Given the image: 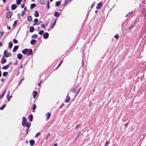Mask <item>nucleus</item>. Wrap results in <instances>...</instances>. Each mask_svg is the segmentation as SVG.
Segmentation results:
<instances>
[{
  "mask_svg": "<svg viewBox=\"0 0 146 146\" xmlns=\"http://www.w3.org/2000/svg\"><path fill=\"white\" fill-rule=\"evenodd\" d=\"M50 133H48L46 137L45 138V139L47 140L48 138L50 136Z\"/></svg>",
  "mask_w": 146,
  "mask_h": 146,
  "instance_id": "nucleus-38",
  "label": "nucleus"
},
{
  "mask_svg": "<svg viewBox=\"0 0 146 146\" xmlns=\"http://www.w3.org/2000/svg\"><path fill=\"white\" fill-rule=\"evenodd\" d=\"M29 129H26V135H27L28 133V132H29Z\"/></svg>",
  "mask_w": 146,
  "mask_h": 146,
  "instance_id": "nucleus-54",
  "label": "nucleus"
},
{
  "mask_svg": "<svg viewBox=\"0 0 146 146\" xmlns=\"http://www.w3.org/2000/svg\"><path fill=\"white\" fill-rule=\"evenodd\" d=\"M56 20H55L54 21L52 24L51 25V29H52L54 27L55 25L56 24Z\"/></svg>",
  "mask_w": 146,
  "mask_h": 146,
  "instance_id": "nucleus-16",
  "label": "nucleus"
},
{
  "mask_svg": "<svg viewBox=\"0 0 146 146\" xmlns=\"http://www.w3.org/2000/svg\"><path fill=\"white\" fill-rule=\"evenodd\" d=\"M27 7H25L24 8V11H26V10H27Z\"/></svg>",
  "mask_w": 146,
  "mask_h": 146,
  "instance_id": "nucleus-60",
  "label": "nucleus"
},
{
  "mask_svg": "<svg viewBox=\"0 0 146 146\" xmlns=\"http://www.w3.org/2000/svg\"><path fill=\"white\" fill-rule=\"evenodd\" d=\"M73 0H65L64 2V4L62 5L64 7H65L66 5L68 3H70Z\"/></svg>",
  "mask_w": 146,
  "mask_h": 146,
  "instance_id": "nucleus-4",
  "label": "nucleus"
},
{
  "mask_svg": "<svg viewBox=\"0 0 146 146\" xmlns=\"http://www.w3.org/2000/svg\"><path fill=\"white\" fill-rule=\"evenodd\" d=\"M7 98L8 101L9 102L10 101V99L9 98Z\"/></svg>",
  "mask_w": 146,
  "mask_h": 146,
  "instance_id": "nucleus-64",
  "label": "nucleus"
},
{
  "mask_svg": "<svg viewBox=\"0 0 146 146\" xmlns=\"http://www.w3.org/2000/svg\"><path fill=\"white\" fill-rule=\"evenodd\" d=\"M46 5H47V8L48 9L49 8V2L48 1V2L47 3Z\"/></svg>",
  "mask_w": 146,
  "mask_h": 146,
  "instance_id": "nucleus-44",
  "label": "nucleus"
},
{
  "mask_svg": "<svg viewBox=\"0 0 146 146\" xmlns=\"http://www.w3.org/2000/svg\"><path fill=\"white\" fill-rule=\"evenodd\" d=\"M71 91L73 93H75L76 91V89L75 88H72L71 89Z\"/></svg>",
  "mask_w": 146,
  "mask_h": 146,
  "instance_id": "nucleus-32",
  "label": "nucleus"
},
{
  "mask_svg": "<svg viewBox=\"0 0 146 146\" xmlns=\"http://www.w3.org/2000/svg\"><path fill=\"white\" fill-rule=\"evenodd\" d=\"M13 42L14 44H16L18 43V41L15 39H13Z\"/></svg>",
  "mask_w": 146,
  "mask_h": 146,
  "instance_id": "nucleus-39",
  "label": "nucleus"
},
{
  "mask_svg": "<svg viewBox=\"0 0 146 146\" xmlns=\"http://www.w3.org/2000/svg\"><path fill=\"white\" fill-rule=\"evenodd\" d=\"M49 36V34L48 33H45L43 35V37L45 39H46L48 38Z\"/></svg>",
  "mask_w": 146,
  "mask_h": 146,
  "instance_id": "nucleus-6",
  "label": "nucleus"
},
{
  "mask_svg": "<svg viewBox=\"0 0 146 146\" xmlns=\"http://www.w3.org/2000/svg\"><path fill=\"white\" fill-rule=\"evenodd\" d=\"M6 90H5L3 92V93L1 95H0V99L2 98L4 96L6 92Z\"/></svg>",
  "mask_w": 146,
  "mask_h": 146,
  "instance_id": "nucleus-31",
  "label": "nucleus"
},
{
  "mask_svg": "<svg viewBox=\"0 0 146 146\" xmlns=\"http://www.w3.org/2000/svg\"><path fill=\"white\" fill-rule=\"evenodd\" d=\"M3 74V76H6L8 74Z\"/></svg>",
  "mask_w": 146,
  "mask_h": 146,
  "instance_id": "nucleus-57",
  "label": "nucleus"
},
{
  "mask_svg": "<svg viewBox=\"0 0 146 146\" xmlns=\"http://www.w3.org/2000/svg\"><path fill=\"white\" fill-rule=\"evenodd\" d=\"M4 56L6 57H9L11 56V54L9 52H7V50H5L4 52Z\"/></svg>",
  "mask_w": 146,
  "mask_h": 146,
  "instance_id": "nucleus-1",
  "label": "nucleus"
},
{
  "mask_svg": "<svg viewBox=\"0 0 146 146\" xmlns=\"http://www.w3.org/2000/svg\"><path fill=\"white\" fill-rule=\"evenodd\" d=\"M36 6V4L35 3H33L31 4L30 6V8L31 9H33Z\"/></svg>",
  "mask_w": 146,
  "mask_h": 146,
  "instance_id": "nucleus-20",
  "label": "nucleus"
},
{
  "mask_svg": "<svg viewBox=\"0 0 146 146\" xmlns=\"http://www.w3.org/2000/svg\"><path fill=\"white\" fill-rule=\"evenodd\" d=\"M23 57V55H22L20 53H19V54H18L17 55V58L19 60L21 59Z\"/></svg>",
  "mask_w": 146,
  "mask_h": 146,
  "instance_id": "nucleus-9",
  "label": "nucleus"
},
{
  "mask_svg": "<svg viewBox=\"0 0 146 146\" xmlns=\"http://www.w3.org/2000/svg\"><path fill=\"white\" fill-rule=\"evenodd\" d=\"M46 116L47 120H48L50 117L51 114L49 112H48L47 113V114L46 115Z\"/></svg>",
  "mask_w": 146,
  "mask_h": 146,
  "instance_id": "nucleus-12",
  "label": "nucleus"
},
{
  "mask_svg": "<svg viewBox=\"0 0 146 146\" xmlns=\"http://www.w3.org/2000/svg\"><path fill=\"white\" fill-rule=\"evenodd\" d=\"M19 48L18 46H15L13 48V51L14 52L16 51Z\"/></svg>",
  "mask_w": 146,
  "mask_h": 146,
  "instance_id": "nucleus-15",
  "label": "nucleus"
},
{
  "mask_svg": "<svg viewBox=\"0 0 146 146\" xmlns=\"http://www.w3.org/2000/svg\"><path fill=\"white\" fill-rule=\"evenodd\" d=\"M17 20H15L14 22V23L13 25V27H15V26H16V24H17Z\"/></svg>",
  "mask_w": 146,
  "mask_h": 146,
  "instance_id": "nucleus-41",
  "label": "nucleus"
},
{
  "mask_svg": "<svg viewBox=\"0 0 146 146\" xmlns=\"http://www.w3.org/2000/svg\"><path fill=\"white\" fill-rule=\"evenodd\" d=\"M40 3L41 5H43L45 4L44 0H40Z\"/></svg>",
  "mask_w": 146,
  "mask_h": 146,
  "instance_id": "nucleus-29",
  "label": "nucleus"
},
{
  "mask_svg": "<svg viewBox=\"0 0 146 146\" xmlns=\"http://www.w3.org/2000/svg\"><path fill=\"white\" fill-rule=\"evenodd\" d=\"M128 124H129L128 123H126L125 125V126L126 127H127V125H128Z\"/></svg>",
  "mask_w": 146,
  "mask_h": 146,
  "instance_id": "nucleus-56",
  "label": "nucleus"
},
{
  "mask_svg": "<svg viewBox=\"0 0 146 146\" xmlns=\"http://www.w3.org/2000/svg\"><path fill=\"white\" fill-rule=\"evenodd\" d=\"M36 108V106L35 104H34L33 106V107L32 108V109L33 110H34Z\"/></svg>",
  "mask_w": 146,
  "mask_h": 146,
  "instance_id": "nucleus-40",
  "label": "nucleus"
},
{
  "mask_svg": "<svg viewBox=\"0 0 146 146\" xmlns=\"http://www.w3.org/2000/svg\"><path fill=\"white\" fill-rule=\"evenodd\" d=\"M11 27L10 26H9L8 27H7V29L8 30H9L11 29Z\"/></svg>",
  "mask_w": 146,
  "mask_h": 146,
  "instance_id": "nucleus-59",
  "label": "nucleus"
},
{
  "mask_svg": "<svg viewBox=\"0 0 146 146\" xmlns=\"http://www.w3.org/2000/svg\"><path fill=\"white\" fill-rule=\"evenodd\" d=\"M44 31H43L42 30H41L39 32L38 34L39 35H42L44 33Z\"/></svg>",
  "mask_w": 146,
  "mask_h": 146,
  "instance_id": "nucleus-35",
  "label": "nucleus"
},
{
  "mask_svg": "<svg viewBox=\"0 0 146 146\" xmlns=\"http://www.w3.org/2000/svg\"><path fill=\"white\" fill-rule=\"evenodd\" d=\"M12 14V12L11 11H9L6 13V16L7 18H11Z\"/></svg>",
  "mask_w": 146,
  "mask_h": 146,
  "instance_id": "nucleus-2",
  "label": "nucleus"
},
{
  "mask_svg": "<svg viewBox=\"0 0 146 146\" xmlns=\"http://www.w3.org/2000/svg\"><path fill=\"white\" fill-rule=\"evenodd\" d=\"M94 3H93L91 6V7L92 8V7L94 5Z\"/></svg>",
  "mask_w": 146,
  "mask_h": 146,
  "instance_id": "nucleus-63",
  "label": "nucleus"
},
{
  "mask_svg": "<svg viewBox=\"0 0 146 146\" xmlns=\"http://www.w3.org/2000/svg\"><path fill=\"white\" fill-rule=\"evenodd\" d=\"M32 20V17L31 16H29L27 17V20L28 21H30Z\"/></svg>",
  "mask_w": 146,
  "mask_h": 146,
  "instance_id": "nucleus-36",
  "label": "nucleus"
},
{
  "mask_svg": "<svg viewBox=\"0 0 146 146\" xmlns=\"http://www.w3.org/2000/svg\"><path fill=\"white\" fill-rule=\"evenodd\" d=\"M30 121H32L33 120V116L32 114L30 115L28 117Z\"/></svg>",
  "mask_w": 146,
  "mask_h": 146,
  "instance_id": "nucleus-17",
  "label": "nucleus"
},
{
  "mask_svg": "<svg viewBox=\"0 0 146 146\" xmlns=\"http://www.w3.org/2000/svg\"><path fill=\"white\" fill-rule=\"evenodd\" d=\"M81 88H79L78 90L77 91V93H79L80 92V91L81 90Z\"/></svg>",
  "mask_w": 146,
  "mask_h": 146,
  "instance_id": "nucleus-52",
  "label": "nucleus"
},
{
  "mask_svg": "<svg viewBox=\"0 0 146 146\" xmlns=\"http://www.w3.org/2000/svg\"><path fill=\"white\" fill-rule=\"evenodd\" d=\"M30 144L31 146H33L35 143V141L34 140L31 139L29 141Z\"/></svg>",
  "mask_w": 146,
  "mask_h": 146,
  "instance_id": "nucleus-11",
  "label": "nucleus"
},
{
  "mask_svg": "<svg viewBox=\"0 0 146 146\" xmlns=\"http://www.w3.org/2000/svg\"><path fill=\"white\" fill-rule=\"evenodd\" d=\"M41 134V133L40 132H38L37 133L35 136V137H37L39 136Z\"/></svg>",
  "mask_w": 146,
  "mask_h": 146,
  "instance_id": "nucleus-37",
  "label": "nucleus"
},
{
  "mask_svg": "<svg viewBox=\"0 0 146 146\" xmlns=\"http://www.w3.org/2000/svg\"><path fill=\"white\" fill-rule=\"evenodd\" d=\"M0 34L1 35V36H2L3 35L4 33L3 31H0Z\"/></svg>",
  "mask_w": 146,
  "mask_h": 146,
  "instance_id": "nucleus-50",
  "label": "nucleus"
},
{
  "mask_svg": "<svg viewBox=\"0 0 146 146\" xmlns=\"http://www.w3.org/2000/svg\"><path fill=\"white\" fill-rule=\"evenodd\" d=\"M114 37L117 40H118L119 38V36L117 34H116L114 36Z\"/></svg>",
  "mask_w": 146,
  "mask_h": 146,
  "instance_id": "nucleus-34",
  "label": "nucleus"
},
{
  "mask_svg": "<svg viewBox=\"0 0 146 146\" xmlns=\"http://www.w3.org/2000/svg\"><path fill=\"white\" fill-rule=\"evenodd\" d=\"M64 104L63 103H62L61 105L60 106V107L59 108H62V107H63V106H64Z\"/></svg>",
  "mask_w": 146,
  "mask_h": 146,
  "instance_id": "nucleus-49",
  "label": "nucleus"
},
{
  "mask_svg": "<svg viewBox=\"0 0 146 146\" xmlns=\"http://www.w3.org/2000/svg\"><path fill=\"white\" fill-rule=\"evenodd\" d=\"M6 104H4L3 106H2L0 108V110H2L3 109L5 108V106H6Z\"/></svg>",
  "mask_w": 146,
  "mask_h": 146,
  "instance_id": "nucleus-33",
  "label": "nucleus"
},
{
  "mask_svg": "<svg viewBox=\"0 0 146 146\" xmlns=\"http://www.w3.org/2000/svg\"><path fill=\"white\" fill-rule=\"evenodd\" d=\"M109 143V142L108 141V140H106V144H105L104 146H107Z\"/></svg>",
  "mask_w": 146,
  "mask_h": 146,
  "instance_id": "nucleus-42",
  "label": "nucleus"
},
{
  "mask_svg": "<svg viewBox=\"0 0 146 146\" xmlns=\"http://www.w3.org/2000/svg\"><path fill=\"white\" fill-rule=\"evenodd\" d=\"M28 50L27 52V55L29 56L31 55L33 53L32 50L31 49H28Z\"/></svg>",
  "mask_w": 146,
  "mask_h": 146,
  "instance_id": "nucleus-8",
  "label": "nucleus"
},
{
  "mask_svg": "<svg viewBox=\"0 0 146 146\" xmlns=\"http://www.w3.org/2000/svg\"><path fill=\"white\" fill-rule=\"evenodd\" d=\"M27 119L24 117H23L22 121V125L24 126L26 125V124L27 123Z\"/></svg>",
  "mask_w": 146,
  "mask_h": 146,
  "instance_id": "nucleus-3",
  "label": "nucleus"
},
{
  "mask_svg": "<svg viewBox=\"0 0 146 146\" xmlns=\"http://www.w3.org/2000/svg\"><path fill=\"white\" fill-rule=\"evenodd\" d=\"M24 78H23L22 79L21 81H20V83H19V84L18 86H19V85H20V84H21L22 82L24 80Z\"/></svg>",
  "mask_w": 146,
  "mask_h": 146,
  "instance_id": "nucleus-48",
  "label": "nucleus"
},
{
  "mask_svg": "<svg viewBox=\"0 0 146 146\" xmlns=\"http://www.w3.org/2000/svg\"><path fill=\"white\" fill-rule=\"evenodd\" d=\"M60 14L59 13H58L57 12H55L54 13V16H55V17H58L60 16Z\"/></svg>",
  "mask_w": 146,
  "mask_h": 146,
  "instance_id": "nucleus-22",
  "label": "nucleus"
},
{
  "mask_svg": "<svg viewBox=\"0 0 146 146\" xmlns=\"http://www.w3.org/2000/svg\"><path fill=\"white\" fill-rule=\"evenodd\" d=\"M8 94H7V98H9L8 97L9 96V92H8Z\"/></svg>",
  "mask_w": 146,
  "mask_h": 146,
  "instance_id": "nucleus-55",
  "label": "nucleus"
},
{
  "mask_svg": "<svg viewBox=\"0 0 146 146\" xmlns=\"http://www.w3.org/2000/svg\"><path fill=\"white\" fill-rule=\"evenodd\" d=\"M2 46V43L1 42H0V46Z\"/></svg>",
  "mask_w": 146,
  "mask_h": 146,
  "instance_id": "nucleus-61",
  "label": "nucleus"
},
{
  "mask_svg": "<svg viewBox=\"0 0 146 146\" xmlns=\"http://www.w3.org/2000/svg\"><path fill=\"white\" fill-rule=\"evenodd\" d=\"M81 126V125L80 124H78V125H77L76 127V129H78L79 127H80Z\"/></svg>",
  "mask_w": 146,
  "mask_h": 146,
  "instance_id": "nucleus-45",
  "label": "nucleus"
},
{
  "mask_svg": "<svg viewBox=\"0 0 146 146\" xmlns=\"http://www.w3.org/2000/svg\"><path fill=\"white\" fill-rule=\"evenodd\" d=\"M13 46V44L12 42H11L9 44V48L11 49L12 48Z\"/></svg>",
  "mask_w": 146,
  "mask_h": 146,
  "instance_id": "nucleus-27",
  "label": "nucleus"
},
{
  "mask_svg": "<svg viewBox=\"0 0 146 146\" xmlns=\"http://www.w3.org/2000/svg\"><path fill=\"white\" fill-rule=\"evenodd\" d=\"M38 37V35L36 34L33 35H32V37L34 38H36Z\"/></svg>",
  "mask_w": 146,
  "mask_h": 146,
  "instance_id": "nucleus-30",
  "label": "nucleus"
},
{
  "mask_svg": "<svg viewBox=\"0 0 146 146\" xmlns=\"http://www.w3.org/2000/svg\"><path fill=\"white\" fill-rule=\"evenodd\" d=\"M25 12L24 11H22V13H21V16L22 17L25 14Z\"/></svg>",
  "mask_w": 146,
  "mask_h": 146,
  "instance_id": "nucleus-46",
  "label": "nucleus"
},
{
  "mask_svg": "<svg viewBox=\"0 0 146 146\" xmlns=\"http://www.w3.org/2000/svg\"><path fill=\"white\" fill-rule=\"evenodd\" d=\"M24 6H25V4H22L21 5V8H23L24 7Z\"/></svg>",
  "mask_w": 146,
  "mask_h": 146,
  "instance_id": "nucleus-53",
  "label": "nucleus"
},
{
  "mask_svg": "<svg viewBox=\"0 0 146 146\" xmlns=\"http://www.w3.org/2000/svg\"><path fill=\"white\" fill-rule=\"evenodd\" d=\"M68 94L67 95L66 98L64 100L65 102L66 103L68 102L70 99V97L68 96Z\"/></svg>",
  "mask_w": 146,
  "mask_h": 146,
  "instance_id": "nucleus-7",
  "label": "nucleus"
},
{
  "mask_svg": "<svg viewBox=\"0 0 146 146\" xmlns=\"http://www.w3.org/2000/svg\"><path fill=\"white\" fill-rule=\"evenodd\" d=\"M31 124L30 123H29V124L28 123V122H27V123L26 124V125H25V126L27 128V129H29L31 126Z\"/></svg>",
  "mask_w": 146,
  "mask_h": 146,
  "instance_id": "nucleus-19",
  "label": "nucleus"
},
{
  "mask_svg": "<svg viewBox=\"0 0 146 146\" xmlns=\"http://www.w3.org/2000/svg\"><path fill=\"white\" fill-rule=\"evenodd\" d=\"M28 50L27 48H26L24 49L22 51V53L24 54H27Z\"/></svg>",
  "mask_w": 146,
  "mask_h": 146,
  "instance_id": "nucleus-10",
  "label": "nucleus"
},
{
  "mask_svg": "<svg viewBox=\"0 0 146 146\" xmlns=\"http://www.w3.org/2000/svg\"><path fill=\"white\" fill-rule=\"evenodd\" d=\"M57 143H55L54 145V146H57Z\"/></svg>",
  "mask_w": 146,
  "mask_h": 146,
  "instance_id": "nucleus-62",
  "label": "nucleus"
},
{
  "mask_svg": "<svg viewBox=\"0 0 146 146\" xmlns=\"http://www.w3.org/2000/svg\"><path fill=\"white\" fill-rule=\"evenodd\" d=\"M36 42V41L35 39H33L31 41V44L32 45L35 44Z\"/></svg>",
  "mask_w": 146,
  "mask_h": 146,
  "instance_id": "nucleus-18",
  "label": "nucleus"
},
{
  "mask_svg": "<svg viewBox=\"0 0 146 146\" xmlns=\"http://www.w3.org/2000/svg\"><path fill=\"white\" fill-rule=\"evenodd\" d=\"M37 94V91H34L33 93V97L34 98H35Z\"/></svg>",
  "mask_w": 146,
  "mask_h": 146,
  "instance_id": "nucleus-13",
  "label": "nucleus"
},
{
  "mask_svg": "<svg viewBox=\"0 0 146 146\" xmlns=\"http://www.w3.org/2000/svg\"><path fill=\"white\" fill-rule=\"evenodd\" d=\"M102 2H100L99 3H98L97 5V6L96 7V9H100L101 7L102 6Z\"/></svg>",
  "mask_w": 146,
  "mask_h": 146,
  "instance_id": "nucleus-5",
  "label": "nucleus"
},
{
  "mask_svg": "<svg viewBox=\"0 0 146 146\" xmlns=\"http://www.w3.org/2000/svg\"><path fill=\"white\" fill-rule=\"evenodd\" d=\"M41 26L42 28H45V25L44 24L41 25Z\"/></svg>",
  "mask_w": 146,
  "mask_h": 146,
  "instance_id": "nucleus-51",
  "label": "nucleus"
},
{
  "mask_svg": "<svg viewBox=\"0 0 146 146\" xmlns=\"http://www.w3.org/2000/svg\"><path fill=\"white\" fill-rule=\"evenodd\" d=\"M62 60L60 63L59 64L58 66L56 68V69H57L61 65V64L62 63Z\"/></svg>",
  "mask_w": 146,
  "mask_h": 146,
  "instance_id": "nucleus-43",
  "label": "nucleus"
},
{
  "mask_svg": "<svg viewBox=\"0 0 146 146\" xmlns=\"http://www.w3.org/2000/svg\"><path fill=\"white\" fill-rule=\"evenodd\" d=\"M34 15L36 17H38L39 16V14L36 11H35V12Z\"/></svg>",
  "mask_w": 146,
  "mask_h": 146,
  "instance_id": "nucleus-24",
  "label": "nucleus"
},
{
  "mask_svg": "<svg viewBox=\"0 0 146 146\" xmlns=\"http://www.w3.org/2000/svg\"><path fill=\"white\" fill-rule=\"evenodd\" d=\"M9 67V65L8 64L6 66H4L3 67V69H7Z\"/></svg>",
  "mask_w": 146,
  "mask_h": 146,
  "instance_id": "nucleus-26",
  "label": "nucleus"
},
{
  "mask_svg": "<svg viewBox=\"0 0 146 146\" xmlns=\"http://www.w3.org/2000/svg\"><path fill=\"white\" fill-rule=\"evenodd\" d=\"M22 0H17L16 1V3L18 5H19L21 4Z\"/></svg>",
  "mask_w": 146,
  "mask_h": 146,
  "instance_id": "nucleus-28",
  "label": "nucleus"
},
{
  "mask_svg": "<svg viewBox=\"0 0 146 146\" xmlns=\"http://www.w3.org/2000/svg\"><path fill=\"white\" fill-rule=\"evenodd\" d=\"M38 19L37 18H36L34 19V21L35 23H36L38 22Z\"/></svg>",
  "mask_w": 146,
  "mask_h": 146,
  "instance_id": "nucleus-47",
  "label": "nucleus"
},
{
  "mask_svg": "<svg viewBox=\"0 0 146 146\" xmlns=\"http://www.w3.org/2000/svg\"><path fill=\"white\" fill-rule=\"evenodd\" d=\"M41 81H41H41H40V82H39V83L38 84V86H40V84H41Z\"/></svg>",
  "mask_w": 146,
  "mask_h": 146,
  "instance_id": "nucleus-58",
  "label": "nucleus"
},
{
  "mask_svg": "<svg viewBox=\"0 0 146 146\" xmlns=\"http://www.w3.org/2000/svg\"><path fill=\"white\" fill-rule=\"evenodd\" d=\"M61 1H58L56 3V5L57 7H59L60 5Z\"/></svg>",
  "mask_w": 146,
  "mask_h": 146,
  "instance_id": "nucleus-25",
  "label": "nucleus"
},
{
  "mask_svg": "<svg viewBox=\"0 0 146 146\" xmlns=\"http://www.w3.org/2000/svg\"><path fill=\"white\" fill-rule=\"evenodd\" d=\"M4 57H3L1 59V62L2 64H4L6 62V59L4 58Z\"/></svg>",
  "mask_w": 146,
  "mask_h": 146,
  "instance_id": "nucleus-21",
  "label": "nucleus"
},
{
  "mask_svg": "<svg viewBox=\"0 0 146 146\" xmlns=\"http://www.w3.org/2000/svg\"><path fill=\"white\" fill-rule=\"evenodd\" d=\"M34 28L32 26L30 27L29 30L30 32L31 33L33 32L34 31Z\"/></svg>",
  "mask_w": 146,
  "mask_h": 146,
  "instance_id": "nucleus-23",
  "label": "nucleus"
},
{
  "mask_svg": "<svg viewBox=\"0 0 146 146\" xmlns=\"http://www.w3.org/2000/svg\"><path fill=\"white\" fill-rule=\"evenodd\" d=\"M17 7V6L15 4L12 5L11 6V9L12 10L15 9Z\"/></svg>",
  "mask_w": 146,
  "mask_h": 146,
  "instance_id": "nucleus-14",
  "label": "nucleus"
}]
</instances>
